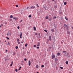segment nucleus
Wrapping results in <instances>:
<instances>
[{
	"mask_svg": "<svg viewBox=\"0 0 73 73\" xmlns=\"http://www.w3.org/2000/svg\"><path fill=\"white\" fill-rule=\"evenodd\" d=\"M49 48H51V47H49Z\"/></svg>",
	"mask_w": 73,
	"mask_h": 73,
	"instance_id": "6e6d98bb",
	"label": "nucleus"
},
{
	"mask_svg": "<svg viewBox=\"0 0 73 73\" xmlns=\"http://www.w3.org/2000/svg\"><path fill=\"white\" fill-rule=\"evenodd\" d=\"M15 71L16 72H17L18 71V69H15Z\"/></svg>",
	"mask_w": 73,
	"mask_h": 73,
	"instance_id": "b1692460",
	"label": "nucleus"
},
{
	"mask_svg": "<svg viewBox=\"0 0 73 73\" xmlns=\"http://www.w3.org/2000/svg\"><path fill=\"white\" fill-rule=\"evenodd\" d=\"M35 35H37V33H36L35 34Z\"/></svg>",
	"mask_w": 73,
	"mask_h": 73,
	"instance_id": "f704fd0d",
	"label": "nucleus"
},
{
	"mask_svg": "<svg viewBox=\"0 0 73 73\" xmlns=\"http://www.w3.org/2000/svg\"><path fill=\"white\" fill-rule=\"evenodd\" d=\"M19 39H17V41H19Z\"/></svg>",
	"mask_w": 73,
	"mask_h": 73,
	"instance_id": "ea45409f",
	"label": "nucleus"
},
{
	"mask_svg": "<svg viewBox=\"0 0 73 73\" xmlns=\"http://www.w3.org/2000/svg\"><path fill=\"white\" fill-rule=\"evenodd\" d=\"M67 3L66 2H65L64 3V5H66Z\"/></svg>",
	"mask_w": 73,
	"mask_h": 73,
	"instance_id": "f3484780",
	"label": "nucleus"
},
{
	"mask_svg": "<svg viewBox=\"0 0 73 73\" xmlns=\"http://www.w3.org/2000/svg\"><path fill=\"white\" fill-rule=\"evenodd\" d=\"M13 19H14L15 20H16L18 19V18L16 17H14L13 18Z\"/></svg>",
	"mask_w": 73,
	"mask_h": 73,
	"instance_id": "6e6552de",
	"label": "nucleus"
},
{
	"mask_svg": "<svg viewBox=\"0 0 73 73\" xmlns=\"http://www.w3.org/2000/svg\"><path fill=\"white\" fill-rule=\"evenodd\" d=\"M55 0H52V1H54Z\"/></svg>",
	"mask_w": 73,
	"mask_h": 73,
	"instance_id": "5fc2aeb1",
	"label": "nucleus"
},
{
	"mask_svg": "<svg viewBox=\"0 0 73 73\" xmlns=\"http://www.w3.org/2000/svg\"><path fill=\"white\" fill-rule=\"evenodd\" d=\"M40 42H38V44L37 45V46H40Z\"/></svg>",
	"mask_w": 73,
	"mask_h": 73,
	"instance_id": "20e7f679",
	"label": "nucleus"
},
{
	"mask_svg": "<svg viewBox=\"0 0 73 73\" xmlns=\"http://www.w3.org/2000/svg\"><path fill=\"white\" fill-rule=\"evenodd\" d=\"M33 28H34V30H35V31H36V27H33Z\"/></svg>",
	"mask_w": 73,
	"mask_h": 73,
	"instance_id": "f8f14e48",
	"label": "nucleus"
},
{
	"mask_svg": "<svg viewBox=\"0 0 73 73\" xmlns=\"http://www.w3.org/2000/svg\"><path fill=\"white\" fill-rule=\"evenodd\" d=\"M8 45H10V43H9V42H8Z\"/></svg>",
	"mask_w": 73,
	"mask_h": 73,
	"instance_id": "a211bd4d",
	"label": "nucleus"
},
{
	"mask_svg": "<svg viewBox=\"0 0 73 73\" xmlns=\"http://www.w3.org/2000/svg\"><path fill=\"white\" fill-rule=\"evenodd\" d=\"M28 46V44L27 43L25 44V46L26 47H27V46Z\"/></svg>",
	"mask_w": 73,
	"mask_h": 73,
	"instance_id": "ddd939ff",
	"label": "nucleus"
},
{
	"mask_svg": "<svg viewBox=\"0 0 73 73\" xmlns=\"http://www.w3.org/2000/svg\"><path fill=\"white\" fill-rule=\"evenodd\" d=\"M36 45H34V47H36Z\"/></svg>",
	"mask_w": 73,
	"mask_h": 73,
	"instance_id": "49530a36",
	"label": "nucleus"
},
{
	"mask_svg": "<svg viewBox=\"0 0 73 73\" xmlns=\"http://www.w3.org/2000/svg\"><path fill=\"white\" fill-rule=\"evenodd\" d=\"M31 64V61L29 60V66H30Z\"/></svg>",
	"mask_w": 73,
	"mask_h": 73,
	"instance_id": "f03ea898",
	"label": "nucleus"
},
{
	"mask_svg": "<svg viewBox=\"0 0 73 73\" xmlns=\"http://www.w3.org/2000/svg\"><path fill=\"white\" fill-rule=\"evenodd\" d=\"M36 68H38V65H36Z\"/></svg>",
	"mask_w": 73,
	"mask_h": 73,
	"instance_id": "5701e85b",
	"label": "nucleus"
},
{
	"mask_svg": "<svg viewBox=\"0 0 73 73\" xmlns=\"http://www.w3.org/2000/svg\"><path fill=\"white\" fill-rule=\"evenodd\" d=\"M18 44H20V42H18Z\"/></svg>",
	"mask_w": 73,
	"mask_h": 73,
	"instance_id": "72a5a7b5",
	"label": "nucleus"
},
{
	"mask_svg": "<svg viewBox=\"0 0 73 73\" xmlns=\"http://www.w3.org/2000/svg\"><path fill=\"white\" fill-rule=\"evenodd\" d=\"M48 20L49 21H51L52 20V18L51 17L50 18H49Z\"/></svg>",
	"mask_w": 73,
	"mask_h": 73,
	"instance_id": "9b49d317",
	"label": "nucleus"
},
{
	"mask_svg": "<svg viewBox=\"0 0 73 73\" xmlns=\"http://www.w3.org/2000/svg\"><path fill=\"white\" fill-rule=\"evenodd\" d=\"M15 48L16 49H17L18 48V46H16L15 47Z\"/></svg>",
	"mask_w": 73,
	"mask_h": 73,
	"instance_id": "a878e982",
	"label": "nucleus"
},
{
	"mask_svg": "<svg viewBox=\"0 0 73 73\" xmlns=\"http://www.w3.org/2000/svg\"><path fill=\"white\" fill-rule=\"evenodd\" d=\"M36 73H38V72H37Z\"/></svg>",
	"mask_w": 73,
	"mask_h": 73,
	"instance_id": "052dcab7",
	"label": "nucleus"
},
{
	"mask_svg": "<svg viewBox=\"0 0 73 73\" xmlns=\"http://www.w3.org/2000/svg\"><path fill=\"white\" fill-rule=\"evenodd\" d=\"M19 70H20V69L19 68Z\"/></svg>",
	"mask_w": 73,
	"mask_h": 73,
	"instance_id": "603ef678",
	"label": "nucleus"
},
{
	"mask_svg": "<svg viewBox=\"0 0 73 73\" xmlns=\"http://www.w3.org/2000/svg\"><path fill=\"white\" fill-rule=\"evenodd\" d=\"M51 31L53 32L54 31V29H51Z\"/></svg>",
	"mask_w": 73,
	"mask_h": 73,
	"instance_id": "2eb2a0df",
	"label": "nucleus"
},
{
	"mask_svg": "<svg viewBox=\"0 0 73 73\" xmlns=\"http://www.w3.org/2000/svg\"><path fill=\"white\" fill-rule=\"evenodd\" d=\"M13 65V64H11L10 65V66H11H11H12Z\"/></svg>",
	"mask_w": 73,
	"mask_h": 73,
	"instance_id": "473e14b6",
	"label": "nucleus"
},
{
	"mask_svg": "<svg viewBox=\"0 0 73 73\" xmlns=\"http://www.w3.org/2000/svg\"><path fill=\"white\" fill-rule=\"evenodd\" d=\"M0 27H1V26L0 25Z\"/></svg>",
	"mask_w": 73,
	"mask_h": 73,
	"instance_id": "864d4df0",
	"label": "nucleus"
},
{
	"mask_svg": "<svg viewBox=\"0 0 73 73\" xmlns=\"http://www.w3.org/2000/svg\"><path fill=\"white\" fill-rule=\"evenodd\" d=\"M44 66L43 65H42L41 66V67H42V68H44Z\"/></svg>",
	"mask_w": 73,
	"mask_h": 73,
	"instance_id": "4be33fe9",
	"label": "nucleus"
},
{
	"mask_svg": "<svg viewBox=\"0 0 73 73\" xmlns=\"http://www.w3.org/2000/svg\"><path fill=\"white\" fill-rule=\"evenodd\" d=\"M49 39L50 41H51V36L50 35L49 36Z\"/></svg>",
	"mask_w": 73,
	"mask_h": 73,
	"instance_id": "7ed1b4c3",
	"label": "nucleus"
},
{
	"mask_svg": "<svg viewBox=\"0 0 73 73\" xmlns=\"http://www.w3.org/2000/svg\"><path fill=\"white\" fill-rule=\"evenodd\" d=\"M64 52H65V53H65L66 52H65L64 51L63 52V53Z\"/></svg>",
	"mask_w": 73,
	"mask_h": 73,
	"instance_id": "de8ad7c7",
	"label": "nucleus"
},
{
	"mask_svg": "<svg viewBox=\"0 0 73 73\" xmlns=\"http://www.w3.org/2000/svg\"><path fill=\"white\" fill-rule=\"evenodd\" d=\"M60 54L59 52H58L57 54V56H59V55H60Z\"/></svg>",
	"mask_w": 73,
	"mask_h": 73,
	"instance_id": "1a4fd4ad",
	"label": "nucleus"
},
{
	"mask_svg": "<svg viewBox=\"0 0 73 73\" xmlns=\"http://www.w3.org/2000/svg\"><path fill=\"white\" fill-rule=\"evenodd\" d=\"M23 21V20H21V21H20V22L21 23V22H22Z\"/></svg>",
	"mask_w": 73,
	"mask_h": 73,
	"instance_id": "79ce46f5",
	"label": "nucleus"
},
{
	"mask_svg": "<svg viewBox=\"0 0 73 73\" xmlns=\"http://www.w3.org/2000/svg\"><path fill=\"white\" fill-rule=\"evenodd\" d=\"M60 68L62 70L63 68V67H60Z\"/></svg>",
	"mask_w": 73,
	"mask_h": 73,
	"instance_id": "412c9836",
	"label": "nucleus"
},
{
	"mask_svg": "<svg viewBox=\"0 0 73 73\" xmlns=\"http://www.w3.org/2000/svg\"><path fill=\"white\" fill-rule=\"evenodd\" d=\"M6 38H7V40H9V37H6Z\"/></svg>",
	"mask_w": 73,
	"mask_h": 73,
	"instance_id": "c9c22d12",
	"label": "nucleus"
},
{
	"mask_svg": "<svg viewBox=\"0 0 73 73\" xmlns=\"http://www.w3.org/2000/svg\"><path fill=\"white\" fill-rule=\"evenodd\" d=\"M36 6L38 7H39V6H38V5L37 4H36Z\"/></svg>",
	"mask_w": 73,
	"mask_h": 73,
	"instance_id": "bb28decb",
	"label": "nucleus"
},
{
	"mask_svg": "<svg viewBox=\"0 0 73 73\" xmlns=\"http://www.w3.org/2000/svg\"><path fill=\"white\" fill-rule=\"evenodd\" d=\"M22 32H21L20 38H21V39L22 38Z\"/></svg>",
	"mask_w": 73,
	"mask_h": 73,
	"instance_id": "39448f33",
	"label": "nucleus"
},
{
	"mask_svg": "<svg viewBox=\"0 0 73 73\" xmlns=\"http://www.w3.org/2000/svg\"><path fill=\"white\" fill-rule=\"evenodd\" d=\"M68 27V26L66 25V24H64V27Z\"/></svg>",
	"mask_w": 73,
	"mask_h": 73,
	"instance_id": "423d86ee",
	"label": "nucleus"
},
{
	"mask_svg": "<svg viewBox=\"0 0 73 73\" xmlns=\"http://www.w3.org/2000/svg\"><path fill=\"white\" fill-rule=\"evenodd\" d=\"M21 67H19V69H21Z\"/></svg>",
	"mask_w": 73,
	"mask_h": 73,
	"instance_id": "a18cd8bd",
	"label": "nucleus"
},
{
	"mask_svg": "<svg viewBox=\"0 0 73 73\" xmlns=\"http://www.w3.org/2000/svg\"><path fill=\"white\" fill-rule=\"evenodd\" d=\"M7 24V23L6 22V23H5V25Z\"/></svg>",
	"mask_w": 73,
	"mask_h": 73,
	"instance_id": "8fccbe9b",
	"label": "nucleus"
},
{
	"mask_svg": "<svg viewBox=\"0 0 73 73\" xmlns=\"http://www.w3.org/2000/svg\"><path fill=\"white\" fill-rule=\"evenodd\" d=\"M17 29H20V27H19V26L18 27H17Z\"/></svg>",
	"mask_w": 73,
	"mask_h": 73,
	"instance_id": "7c9ffc66",
	"label": "nucleus"
},
{
	"mask_svg": "<svg viewBox=\"0 0 73 73\" xmlns=\"http://www.w3.org/2000/svg\"><path fill=\"white\" fill-rule=\"evenodd\" d=\"M44 31L45 32H47V31L46 30H44Z\"/></svg>",
	"mask_w": 73,
	"mask_h": 73,
	"instance_id": "e433bc0d",
	"label": "nucleus"
},
{
	"mask_svg": "<svg viewBox=\"0 0 73 73\" xmlns=\"http://www.w3.org/2000/svg\"><path fill=\"white\" fill-rule=\"evenodd\" d=\"M19 7V6L18 5H16V7Z\"/></svg>",
	"mask_w": 73,
	"mask_h": 73,
	"instance_id": "a19ab883",
	"label": "nucleus"
},
{
	"mask_svg": "<svg viewBox=\"0 0 73 73\" xmlns=\"http://www.w3.org/2000/svg\"><path fill=\"white\" fill-rule=\"evenodd\" d=\"M9 17L11 18H13V15H11Z\"/></svg>",
	"mask_w": 73,
	"mask_h": 73,
	"instance_id": "9d476101",
	"label": "nucleus"
},
{
	"mask_svg": "<svg viewBox=\"0 0 73 73\" xmlns=\"http://www.w3.org/2000/svg\"><path fill=\"white\" fill-rule=\"evenodd\" d=\"M56 17H54L53 19H56Z\"/></svg>",
	"mask_w": 73,
	"mask_h": 73,
	"instance_id": "393cba45",
	"label": "nucleus"
},
{
	"mask_svg": "<svg viewBox=\"0 0 73 73\" xmlns=\"http://www.w3.org/2000/svg\"><path fill=\"white\" fill-rule=\"evenodd\" d=\"M48 16L46 17V18H45L46 19H48Z\"/></svg>",
	"mask_w": 73,
	"mask_h": 73,
	"instance_id": "c756f323",
	"label": "nucleus"
},
{
	"mask_svg": "<svg viewBox=\"0 0 73 73\" xmlns=\"http://www.w3.org/2000/svg\"><path fill=\"white\" fill-rule=\"evenodd\" d=\"M66 64H67L68 65V61H66Z\"/></svg>",
	"mask_w": 73,
	"mask_h": 73,
	"instance_id": "dca6fc26",
	"label": "nucleus"
},
{
	"mask_svg": "<svg viewBox=\"0 0 73 73\" xmlns=\"http://www.w3.org/2000/svg\"><path fill=\"white\" fill-rule=\"evenodd\" d=\"M5 42H7V41L5 40Z\"/></svg>",
	"mask_w": 73,
	"mask_h": 73,
	"instance_id": "bf43d9fd",
	"label": "nucleus"
},
{
	"mask_svg": "<svg viewBox=\"0 0 73 73\" xmlns=\"http://www.w3.org/2000/svg\"><path fill=\"white\" fill-rule=\"evenodd\" d=\"M24 42V41L23 40H22L21 42V43L22 44H23V43Z\"/></svg>",
	"mask_w": 73,
	"mask_h": 73,
	"instance_id": "aec40b11",
	"label": "nucleus"
},
{
	"mask_svg": "<svg viewBox=\"0 0 73 73\" xmlns=\"http://www.w3.org/2000/svg\"><path fill=\"white\" fill-rule=\"evenodd\" d=\"M22 66H23V64H22Z\"/></svg>",
	"mask_w": 73,
	"mask_h": 73,
	"instance_id": "13d9d810",
	"label": "nucleus"
},
{
	"mask_svg": "<svg viewBox=\"0 0 73 73\" xmlns=\"http://www.w3.org/2000/svg\"><path fill=\"white\" fill-rule=\"evenodd\" d=\"M29 17L31 18V15H30L29 16Z\"/></svg>",
	"mask_w": 73,
	"mask_h": 73,
	"instance_id": "cd10ccee",
	"label": "nucleus"
},
{
	"mask_svg": "<svg viewBox=\"0 0 73 73\" xmlns=\"http://www.w3.org/2000/svg\"><path fill=\"white\" fill-rule=\"evenodd\" d=\"M44 9H45V7H44Z\"/></svg>",
	"mask_w": 73,
	"mask_h": 73,
	"instance_id": "0e129e2a",
	"label": "nucleus"
},
{
	"mask_svg": "<svg viewBox=\"0 0 73 73\" xmlns=\"http://www.w3.org/2000/svg\"><path fill=\"white\" fill-rule=\"evenodd\" d=\"M3 24H1V26H3Z\"/></svg>",
	"mask_w": 73,
	"mask_h": 73,
	"instance_id": "4c0bfd02",
	"label": "nucleus"
},
{
	"mask_svg": "<svg viewBox=\"0 0 73 73\" xmlns=\"http://www.w3.org/2000/svg\"><path fill=\"white\" fill-rule=\"evenodd\" d=\"M45 9V10H46V9Z\"/></svg>",
	"mask_w": 73,
	"mask_h": 73,
	"instance_id": "69168bd1",
	"label": "nucleus"
},
{
	"mask_svg": "<svg viewBox=\"0 0 73 73\" xmlns=\"http://www.w3.org/2000/svg\"><path fill=\"white\" fill-rule=\"evenodd\" d=\"M13 61L11 62V64H13Z\"/></svg>",
	"mask_w": 73,
	"mask_h": 73,
	"instance_id": "c03bdc74",
	"label": "nucleus"
},
{
	"mask_svg": "<svg viewBox=\"0 0 73 73\" xmlns=\"http://www.w3.org/2000/svg\"><path fill=\"white\" fill-rule=\"evenodd\" d=\"M38 35H39V36H40V33L38 34Z\"/></svg>",
	"mask_w": 73,
	"mask_h": 73,
	"instance_id": "4d7b16f0",
	"label": "nucleus"
},
{
	"mask_svg": "<svg viewBox=\"0 0 73 73\" xmlns=\"http://www.w3.org/2000/svg\"><path fill=\"white\" fill-rule=\"evenodd\" d=\"M36 48L37 49H39V47H37Z\"/></svg>",
	"mask_w": 73,
	"mask_h": 73,
	"instance_id": "58836bf2",
	"label": "nucleus"
},
{
	"mask_svg": "<svg viewBox=\"0 0 73 73\" xmlns=\"http://www.w3.org/2000/svg\"><path fill=\"white\" fill-rule=\"evenodd\" d=\"M5 51H6V52H8V50H6Z\"/></svg>",
	"mask_w": 73,
	"mask_h": 73,
	"instance_id": "37998d69",
	"label": "nucleus"
},
{
	"mask_svg": "<svg viewBox=\"0 0 73 73\" xmlns=\"http://www.w3.org/2000/svg\"><path fill=\"white\" fill-rule=\"evenodd\" d=\"M28 8H29V7H27V9H28Z\"/></svg>",
	"mask_w": 73,
	"mask_h": 73,
	"instance_id": "09e8293b",
	"label": "nucleus"
},
{
	"mask_svg": "<svg viewBox=\"0 0 73 73\" xmlns=\"http://www.w3.org/2000/svg\"><path fill=\"white\" fill-rule=\"evenodd\" d=\"M55 57V56L54 55H53L52 56V59H53Z\"/></svg>",
	"mask_w": 73,
	"mask_h": 73,
	"instance_id": "0eeeda50",
	"label": "nucleus"
},
{
	"mask_svg": "<svg viewBox=\"0 0 73 73\" xmlns=\"http://www.w3.org/2000/svg\"><path fill=\"white\" fill-rule=\"evenodd\" d=\"M65 19L66 20H68V18H66V17H65Z\"/></svg>",
	"mask_w": 73,
	"mask_h": 73,
	"instance_id": "4468645a",
	"label": "nucleus"
},
{
	"mask_svg": "<svg viewBox=\"0 0 73 73\" xmlns=\"http://www.w3.org/2000/svg\"><path fill=\"white\" fill-rule=\"evenodd\" d=\"M55 60L56 61H57V60H58L56 58H55Z\"/></svg>",
	"mask_w": 73,
	"mask_h": 73,
	"instance_id": "6ab92c4d",
	"label": "nucleus"
},
{
	"mask_svg": "<svg viewBox=\"0 0 73 73\" xmlns=\"http://www.w3.org/2000/svg\"><path fill=\"white\" fill-rule=\"evenodd\" d=\"M69 73H71V72H69Z\"/></svg>",
	"mask_w": 73,
	"mask_h": 73,
	"instance_id": "e2e57ef3",
	"label": "nucleus"
},
{
	"mask_svg": "<svg viewBox=\"0 0 73 73\" xmlns=\"http://www.w3.org/2000/svg\"><path fill=\"white\" fill-rule=\"evenodd\" d=\"M7 35H8V34H7Z\"/></svg>",
	"mask_w": 73,
	"mask_h": 73,
	"instance_id": "680f3d73",
	"label": "nucleus"
},
{
	"mask_svg": "<svg viewBox=\"0 0 73 73\" xmlns=\"http://www.w3.org/2000/svg\"><path fill=\"white\" fill-rule=\"evenodd\" d=\"M27 35H28V33H27L26 34Z\"/></svg>",
	"mask_w": 73,
	"mask_h": 73,
	"instance_id": "3c124183",
	"label": "nucleus"
},
{
	"mask_svg": "<svg viewBox=\"0 0 73 73\" xmlns=\"http://www.w3.org/2000/svg\"><path fill=\"white\" fill-rule=\"evenodd\" d=\"M35 8V6H32L31 8L30 9H34Z\"/></svg>",
	"mask_w": 73,
	"mask_h": 73,
	"instance_id": "f257e3e1",
	"label": "nucleus"
},
{
	"mask_svg": "<svg viewBox=\"0 0 73 73\" xmlns=\"http://www.w3.org/2000/svg\"><path fill=\"white\" fill-rule=\"evenodd\" d=\"M27 59L26 58H25L24 60L25 61H27Z\"/></svg>",
	"mask_w": 73,
	"mask_h": 73,
	"instance_id": "c85d7f7f",
	"label": "nucleus"
},
{
	"mask_svg": "<svg viewBox=\"0 0 73 73\" xmlns=\"http://www.w3.org/2000/svg\"><path fill=\"white\" fill-rule=\"evenodd\" d=\"M67 33L68 34H69L70 33V32H67Z\"/></svg>",
	"mask_w": 73,
	"mask_h": 73,
	"instance_id": "2f4dec72",
	"label": "nucleus"
}]
</instances>
